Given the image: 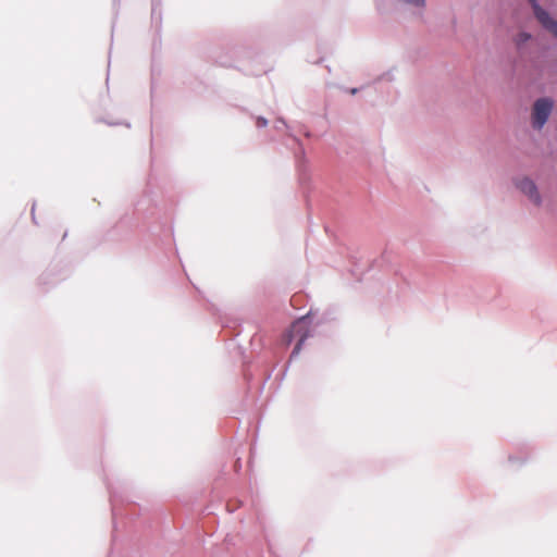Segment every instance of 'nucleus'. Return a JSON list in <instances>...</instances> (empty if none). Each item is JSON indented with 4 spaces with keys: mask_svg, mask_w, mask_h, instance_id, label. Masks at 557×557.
<instances>
[{
    "mask_svg": "<svg viewBox=\"0 0 557 557\" xmlns=\"http://www.w3.org/2000/svg\"><path fill=\"white\" fill-rule=\"evenodd\" d=\"M517 187L523 194H525L530 198V200L533 201L535 205L541 203V196H540L537 188H536L535 184L533 183V181H531L527 177L521 178L520 181H518Z\"/></svg>",
    "mask_w": 557,
    "mask_h": 557,
    "instance_id": "20e7f679",
    "label": "nucleus"
},
{
    "mask_svg": "<svg viewBox=\"0 0 557 557\" xmlns=\"http://www.w3.org/2000/svg\"><path fill=\"white\" fill-rule=\"evenodd\" d=\"M534 14L537 21L545 27L549 33L557 37V21L553 20L549 14L542 9L535 0H530Z\"/></svg>",
    "mask_w": 557,
    "mask_h": 557,
    "instance_id": "7ed1b4c3",
    "label": "nucleus"
},
{
    "mask_svg": "<svg viewBox=\"0 0 557 557\" xmlns=\"http://www.w3.org/2000/svg\"><path fill=\"white\" fill-rule=\"evenodd\" d=\"M268 125V121L263 117L257 119V126L258 127H265Z\"/></svg>",
    "mask_w": 557,
    "mask_h": 557,
    "instance_id": "423d86ee",
    "label": "nucleus"
},
{
    "mask_svg": "<svg viewBox=\"0 0 557 557\" xmlns=\"http://www.w3.org/2000/svg\"><path fill=\"white\" fill-rule=\"evenodd\" d=\"M554 102L549 98L537 99L532 109V125L541 129L552 113Z\"/></svg>",
    "mask_w": 557,
    "mask_h": 557,
    "instance_id": "f03ea898",
    "label": "nucleus"
},
{
    "mask_svg": "<svg viewBox=\"0 0 557 557\" xmlns=\"http://www.w3.org/2000/svg\"><path fill=\"white\" fill-rule=\"evenodd\" d=\"M406 2L417 5V7H423L425 0H405Z\"/></svg>",
    "mask_w": 557,
    "mask_h": 557,
    "instance_id": "39448f33",
    "label": "nucleus"
},
{
    "mask_svg": "<svg viewBox=\"0 0 557 557\" xmlns=\"http://www.w3.org/2000/svg\"><path fill=\"white\" fill-rule=\"evenodd\" d=\"M309 336V330L307 322L304 319H299L290 325V329L284 335V342L289 345L295 337H298L297 344L292 352V357L297 356L301 347Z\"/></svg>",
    "mask_w": 557,
    "mask_h": 557,
    "instance_id": "f257e3e1",
    "label": "nucleus"
}]
</instances>
